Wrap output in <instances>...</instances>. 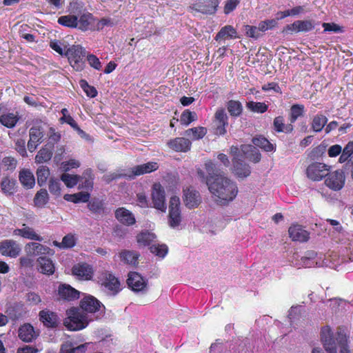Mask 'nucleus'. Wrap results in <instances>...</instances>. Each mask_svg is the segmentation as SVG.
Returning a JSON list of instances; mask_svg holds the SVG:
<instances>
[{
	"mask_svg": "<svg viewBox=\"0 0 353 353\" xmlns=\"http://www.w3.org/2000/svg\"><path fill=\"white\" fill-rule=\"evenodd\" d=\"M205 165L208 174L206 184L216 202L220 205H225L233 201L239 192L236 183L221 175L219 169L214 163L208 161Z\"/></svg>",
	"mask_w": 353,
	"mask_h": 353,
	"instance_id": "obj_1",
	"label": "nucleus"
},
{
	"mask_svg": "<svg viewBox=\"0 0 353 353\" xmlns=\"http://www.w3.org/2000/svg\"><path fill=\"white\" fill-rule=\"evenodd\" d=\"M66 313L68 316L64 320V325L68 330L77 331L88 326L89 323L88 315L79 308H70L66 311Z\"/></svg>",
	"mask_w": 353,
	"mask_h": 353,
	"instance_id": "obj_2",
	"label": "nucleus"
},
{
	"mask_svg": "<svg viewBox=\"0 0 353 353\" xmlns=\"http://www.w3.org/2000/svg\"><path fill=\"white\" fill-rule=\"evenodd\" d=\"M321 339L327 353H349L345 343L341 342L337 346L332 339L331 328L329 326H325L321 329Z\"/></svg>",
	"mask_w": 353,
	"mask_h": 353,
	"instance_id": "obj_3",
	"label": "nucleus"
},
{
	"mask_svg": "<svg viewBox=\"0 0 353 353\" xmlns=\"http://www.w3.org/2000/svg\"><path fill=\"white\" fill-rule=\"evenodd\" d=\"M86 50L81 46H72L65 52L70 65L76 71H82L85 67L84 57L87 56Z\"/></svg>",
	"mask_w": 353,
	"mask_h": 353,
	"instance_id": "obj_4",
	"label": "nucleus"
},
{
	"mask_svg": "<svg viewBox=\"0 0 353 353\" xmlns=\"http://www.w3.org/2000/svg\"><path fill=\"white\" fill-rule=\"evenodd\" d=\"M69 10L70 13L77 14L79 16L77 28L81 30L85 31L94 21L93 15L88 12H83V5L77 1H72L70 3Z\"/></svg>",
	"mask_w": 353,
	"mask_h": 353,
	"instance_id": "obj_5",
	"label": "nucleus"
},
{
	"mask_svg": "<svg viewBox=\"0 0 353 353\" xmlns=\"http://www.w3.org/2000/svg\"><path fill=\"white\" fill-rule=\"evenodd\" d=\"M317 254L313 250L307 251L301 256L298 253H294L289 259L290 264L297 268H312L318 265L316 260Z\"/></svg>",
	"mask_w": 353,
	"mask_h": 353,
	"instance_id": "obj_6",
	"label": "nucleus"
},
{
	"mask_svg": "<svg viewBox=\"0 0 353 353\" xmlns=\"http://www.w3.org/2000/svg\"><path fill=\"white\" fill-rule=\"evenodd\" d=\"M181 222L180 199L176 196H172L170 200L168 224L173 229L180 230Z\"/></svg>",
	"mask_w": 353,
	"mask_h": 353,
	"instance_id": "obj_7",
	"label": "nucleus"
},
{
	"mask_svg": "<svg viewBox=\"0 0 353 353\" xmlns=\"http://www.w3.org/2000/svg\"><path fill=\"white\" fill-rule=\"evenodd\" d=\"M102 290L109 296H115L121 288L119 279L110 272H105L101 279Z\"/></svg>",
	"mask_w": 353,
	"mask_h": 353,
	"instance_id": "obj_8",
	"label": "nucleus"
},
{
	"mask_svg": "<svg viewBox=\"0 0 353 353\" xmlns=\"http://www.w3.org/2000/svg\"><path fill=\"white\" fill-rule=\"evenodd\" d=\"M330 171V166L319 162L312 163L306 170L307 176L314 181H319L325 177Z\"/></svg>",
	"mask_w": 353,
	"mask_h": 353,
	"instance_id": "obj_9",
	"label": "nucleus"
},
{
	"mask_svg": "<svg viewBox=\"0 0 353 353\" xmlns=\"http://www.w3.org/2000/svg\"><path fill=\"white\" fill-rule=\"evenodd\" d=\"M326 176L325 183L330 189L334 191H339L343 188L345 181V176L343 170H338L332 172H328Z\"/></svg>",
	"mask_w": 353,
	"mask_h": 353,
	"instance_id": "obj_10",
	"label": "nucleus"
},
{
	"mask_svg": "<svg viewBox=\"0 0 353 353\" xmlns=\"http://www.w3.org/2000/svg\"><path fill=\"white\" fill-rule=\"evenodd\" d=\"M220 0H199L190 8L204 14H214L216 12Z\"/></svg>",
	"mask_w": 353,
	"mask_h": 353,
	"instance_id": "obj_11",
	"label": "nucleus"
},
{
	"mask_svg": "<svg viewBox=\"0 0 353 353\" xmlns=\"http://www.w3.org/2000/svg\"><path fill=\"white\" fill-rule=\"evenodd\" d=\"M151 196L153 207L161 212H165L166 210L165 194L164 188L160 183H157L152 185Z\"/></svg>",
	"mask_w": 353,
	"mask_h": 353,
	"instance_id": "obj_12",
	"label": "nucleus"
},
{
	"mask_svg": "<svg viewBox=\"0 0 353 353\" xmlns=\"http://www.w3.org/2000/svg\"><path fill=\"white\" fill-rule=\"evenodd\" d=\"M158 168L159 165L157 162H148L132 168L131 170L125 172L123 175L125 176L128 179H133L137 176L150 173L157 170Z\"/></svg>",
	"mask_w": 353,
	"mask_h": 353,
	"instance_id": "obj_13",
	"label": "nucleus"
},
{
	"mask_svg": "<svg viewBox=\"0 0 353 353\" xmlns=\"http://www.w3.org/2000/svg\"><path fill=\"white\" fill-rule=\"evenodd\" d=\"M127 283L134 292L144 293L147 291V281L137 272H131L128 274Z\"/></svg>",
	"mask_w": 353,
	"mask_h": 353,
	"instance_id": "obj_14",
	"label": "nucleus"
},
{
	"mask_svg": "<svg viewBox=\"0 0 353 353\" xmlns=\"http://www.w3.org/2000/svg\"><path fill=\"white\" fill-rule=\"evenodd\" d=\"M29 136L30 140L28 142V148L30 152H32L43 139L44 131L43 128L39 125L32 126L30 129Z\"/></svg>",
	"mask_w": 353,
	"mask_h": 353,
	"instance_id": "obj_15",
	"label": "nucleus"
},
{
	"mask_svg": "<svg viewBox=\"0 0 353 353\" xmlns=\"http://www.w3.org/2000/svg\"><path fill=\"white\" fill-rule=\"evenodd\" d=\"M21 248L14 240H4L0 243V252L2 255L16 258L21 252Z\"/></svg>",
	"mask_w": 353,
	"mask_h": 353,
	"instance_id": "obj_16",
	"label": "nucleus"
},
{
	"mask_svg": "<svg viewBox=\"0 0 353 353\" xmlns=\"http://www.w3.org/2000/svg\"><path fill=\"white\" fill-rule=\"evenodd\" d=\"M215 134L217 135H224L228 125V117L223 108L218 109L214 114Z\"/></svg>",
	"mask_w": 353,
	"mask_h": 353,
	"instance_id": "obj_17",
	"label": "nucleus"
},
{
	"mask_svg": "<svg viewBox=\"0 0 353 353\" xmlns=\"http://www.w3.org/2000/svg\"><path fill=\"white\" fill-rule=\"evenodd\" d=\"M81 310L87 313H94L103 307L102 303L92 295L85 296L80 302Z\"/></svg>",
	"mask_w": 353,
	"mask_h": 353,
	"instance_id": "obj_18",
	"label": "nucleus"
},
{
	"mask_svg": "<svg viewBox=\"0 0 353 353\" xmlns=\"http://www.w3.org/2000/svg\"><path fill=\"white\" fill-rule=\"evenodd\" d=\"M183 199L185 206L190 209L196 208L201 203L199 192L192 188H188L183 190Z\"/></svg>",
	"mask_w": 353,
	"mask_h": 353,
	"instance_id": "obj_19",
	"label": "nucleus"
},
{
	"mask_svg": "<svg viewBox=\"0 0 353 353\" xmlns=\"http://www.w3.org/2000/svg\"><path fill=\"white\" fill-rule=\"evenodd\" d=\"M72 274L79 279L90 280L93 276V270L87 263H78L73 266Z\"/></svg>",
	"mask_w": 353,
	"mask_h": 353,
	"instance_id": "obj_20",
	"label": "nucleus"
},
{
	"mask_svg": "<svg viewBox=\"0 0 353 353\" xmlns=\"http://www.w3.org/2000/svg\"><path fill=\"white\" fill-rule=\"evenodd\" d=\"M168 145L176 152H186L190 150L192 143L187 138L177 137L170 140L168 142Z\"/></svg>",
	"mask_w": 353,
	"mask_h": 353,
	"instance_id": "obj_21",
	"label": "nucleus"
},
{
	"mask_svg": "<svg viewBox=\"0 0 353 353\" xmlns=\"http://www.w3.org/2000/svg\"><path fill=\"white\" fill-rule=\"evenodd\" d=\"M21 228L15 229L13 231V235L37 241H42L43 240V238L37 234L33 228L27 226L26 224H23Z\"/></svg>",
	"mask_w": 353,
	"mask_h": 353,
	"instance_id": "obj_22",
	"label": "nucleus"
},
{
	"mask_svg": "<svg viewBox=\"0 0 353 353\" xmlns=\"http://www.w3.org/2000/svg\"><path fill=\"white\" fill-rule=\"evenodd\" d=\"M39 319L47 327H56L59 324L57 314L48 310H43L39 312Z\"/></svg>",
	"mask_w": 353,
	"mask_h": 353,
	"instance_id": "obj_23",
	"label": "nucleus"
},
{
	"mask_svg": "<svg viewBox=\"0 0 353 353\" xmlns=\"http://www.w3.org/2000/svg\"><path fill=\"white\" fill-rule=\"evenodd\" d=\"M37 335L33 326L30 323L22 325L18 330L19 338L26 343L32 342Z\"/></svg>",
	"mask_w": 353,
	"mask_h": 353,
	"instance_id": "obj_24",
	"label": "nucleus"
},
{
	"mask_svg": "<svg viewBox=\"0 0 353 353\" xmlns=\"http://www.w3.org/2000/svg\"><path fill=\"white\" fill-rule=\"evenodd\" d=\"M80 292L67 284L60 285L58 294L60 299L66 301H73L79 298Z\"/></svg>",
	"mask_w": 353,
	"mask_h": 353,
	"instance_id": "obj_25",
	"label": "nucleus"
},
{
	"mask_svg": "<svg viewBox=\"0 0 353 353\" xmlns=\"http://www.w3.org/2000/svg\"><path fill=\"white\" fill-rule=\"evenodd\" d=\"M290 237L293 241L300 242L307 241L309 239V232L300 225H293L289 228Z\"/></svg>",
	"mask_w": 353,
	"mask_h": 353,
	"instance_id": "obj_26",
	"label": "nucleus"
},
{
	"mask_svg": "<svg viewBox=\"0 0 353 353\" xmlns=\"http://www.w3.org/2000/svg\"><path fill=\"white\" fill-rule=\"evenodd\" d=\"M26 250L32 255L48 254L52 256L54 252L50 248L36 242L28 243L26 245Z\"/></svg>",
	"mask_w": 353,
	"mask_h": 353,
	"instance_id": "obj_27",
	"label": "nucleus"
},
{
	"mask_svg": "<svg viewBox=\"0 0 353 353\" xmlns=\"http://www.w3.org/2000/svg\"><path fill=\"white\" fill-rule=\"evenodd\" d=\"M94 176L91 168L84 170L82 175L80 176V181L79 182V188L86 190H92L94 185Z\"/></svg>",
	"mask_w": 353,
	"mask_h": 353,
	"instance_id": "obj_28",
	"label": "nucleus"
},
{
	"mask_svg": "<svg viewBox=\"0 0 353 353\" xmlns=\"http://www.w3.org/2000/svg\"><path fill=\"white\" fill-rule=\"evenodd\" d=\"M117 219L126 225H132L135 223V218L133 214L124 208H119L115 212Z\"/></svg>",
	"mask_w": 353,
	"mask_h": 353,
	"instance_id": "obj_29",
	"label": "nucleus"
},
{
	"mask_svg": "<svg viewBox=\"0 0 353 353\" xmlns=\"http://www.w3.org/2000/svg\"><path fill=\"white\" fill-rule=\"evenodd\" d=\"M19 180L26 189H32L35 185L34 176L28 169H22L19 172Z\"/></svg>",
	"mask_w": 353,
	"mask_h": 353,
	"instance_id": "obj_30",
	"label": "nucleus"
},
{
	"mask_svg": "<svg viewBox=\"0 0 353 353\" xmlns=\"http://www.w3.org/2000/svg\"><path fill=\"white\" fill-rule=\"evenodd\" d=\"M241 150L245 159L254 163H257L261 160V154L259 150L253 145H242Z\"/></svg>",
	"mask_w": 353,
	"mask_h": 353,
	"instance_id": "obj_31",
	"label": "nucleus"
},
{
	"mask_svg": "<svg viewBox=\"0 0 353 353\" xmlns=\"http://www.w3.org/2000/svg\"><path fill=\"white\" fill-rule=\"evenodd\" d=\"M37 261L39 263V270L41 272L48 275L54 273V265L51 259L45 256H41Z\"/></svg>",
	"mask_w": 353,
	"mask_h": 353,
	"instance_id": "obj_32",
	"label": "nucleus"
},
{
	"mask_svg": "<svg viewBox=\"0 0 353 353\" xmlns=\"http://www.w3.org/2000/svg\"><path fill=\"white\" fill-rule=\"evenodd\" d=\"M207 129L204 127L198 126L186 130L184 134L192 141L201 139L207 134Z\"/></svg>",
	"mask_w": 353,
	"mask_h": 353,
	"instance_id": "obj_33",
	"label": "nucleus"
},
{
	"mask_svg": "<svg viewBox=\"0 0 353 353\" xmlns=\"http://www.w3.org/2000/svg\"><path fill=\"white\" fill-rule=\"evenodd\" d=\"M1 189L3 194L11 196L16 192V181L6 176L1 182Z\"/></svg>",
	"mask_w": 353,
	"mask_h": 353,
	"instance_id": "obj_34",
	"label": "nucleus"
},
{
	"mask_svg": "<svg viewBox=\"0 0 353 353\" xmlns=\"http://www.w3.org/2000/svg\"><path fill=\"white\" fill-rule=\"evenodd\" d=\"M253 144L261 148L265 152H274L276 150V145L270 143L266 138L263 137H258L252 139Z\"/></svg>",
	"mask_w": 353,
	"mask_h": 353,
	"instance_id": "obj_35",
	"label": "nucleus"
},
{
	"mask_svg": "<svg viewBox=\"0 0 353 353\" xmlns=\"http://www.w3.org/2000/svg\"><path fill=\"white\" fill-rule=\"evenodd\" d=\"M234 172L239 177L244 178L250 175L251 171L250 166L245 163L242 159L234 162Z\"/></svg>",
	"mask_w": 353,
	"mask_h": 353,
	"instance_id": "obj_36",
	"label": "nucleus"
},
{
	"mask_svg": "<svg viewBox=\"0 0 353 353\" xmlns=\"http://www.w3.org/2000/svg\"><path fill=\"white\" fill-rule=\"evenodd\" d=\"M88 345L84 343L75 347L72 343L66 342L62 345L60 353H84Z\"/></svg>",
	"mask_w": 353,
	"mask_h": 353,
	"instance_id": "obj_37",
	"label": "nucleus"
},
{
	"mask_svg": "<svg viewBox=\"0 0 353 353\" xmlns=\"http://www.w3.org/2000/svg\"><path fill=\"white\" fill-rule=\"evenodd\" d=\"M90 197V194L88 192H79L76 194H66L64 195L63 199L70 202H72L74 203H86L89 201Z\"/></svg>",
	"mask_w": 353,
	"mask_h": 353,
	"instance_id": "obj_38",
	"label": "nucleus"
},
{
	"mask_svg": "<svg viewBox=\"0 0 353 353\" xmlns=\"http://www.w3.org/2000/svg\"><path fill=\"white\" fill-rule=\"evenodd\" d=\"M236 30L230 25L223 27L216 34L215 39L219 41L221 39H232L236 37Z\"/></svg>",
	"mask_w": 353,
	"mask_h": 353,
	"instance_id": "obj_39",
	"label": "nucleus"
},
{
	"mask_svg": "<svg viewBox=\"0 0 353 353\" xmlns=\"http://www.w3.org/2000/svg\"><path fill=\"white\" fill-rule=\"evenodd\" d=\"M273 125L274 130L277 132H285L290 133L293 130V126L292 124L285 125L284 123V119L281 116H279L274 118Z\"/></svg>",
	"mask_w": 353,
	"mask_h": 353,
	"instance_id": "obj_40",
	"label": "nucleus"
},
{
	"mask_svg": "<svg viewBox=\"0 0 353 353\" xmlns=\"http://www.w3.org/2000/svg\"><path fill=\"white\" fill-rule=\"evenodd\" d=\"M52 147L48 145H46L45 147L42 148L37 153L35 161L38 163H41L44 162H47L50 160L52 156Z\"/></svg>",
	"mask_w": 353,
	"mask_h": 353,
	"instance_id": "obj_41",
	"label": "nucleus"
},
{
	"mask_svg": "<svg viewBox=\"0 0 353 353\" xmlns=\"http://www.w3.org/2000/svg\"><path fill=\"white\" fill-rule=\"evenodd\" d=\"M121 260L129 265H136L139 254L135 251L123 250L119 254Z\"/></svg>",
	"mask_w": 353,
	"mask_h": 353,
	"instance_id": "obj_42",
	"label": "nucleus"
},
{
	"mask_svg": "<svg viewBox=\"0 0 353 353\" xmlns=\"http://www.w3.org/2000/svg\"><path fill=\"white\" fill-rule=\"evenodd\" d=\"M156 235L149 231H143L137 236V242L140 245H150L154 241Z\"/></svg>",
	"mask_w": 353,
	"mask_h": 353,
	"instance_id": "obj_43",
	"label": "nucleus"
},
{
	"mask_svg": "<svg viewBox=\"0 0 353 353\" xmlns=\"http://www.w3.org/2000/svg\"><path fill=\"white\" fill-rule=\"evenodd\" d=\"M58 23L63 26L68 28H77L78 23V17L77 14L61 16L58 19Z\"/></svg>",
	"mask_w": 353,
	"mask_h": 353,
	"instance_id": "obj_44",
	"label": "nucleus"
},
{
	"mask_svg": "<svg viewBox=\"0 0 353 353\" xmlns=\"http://www.w3.org/2000/svg\"><path fill=\"white\" fill-rule=\"evenodd\" d=\"M327 122V118L321 114L315 115L312 119L311 127L315 132H321Z\"/></svg>",
	"mask_w": 353,
	"mask_h": 353,
	"instance_id": "obj_45",
	"label": "nucleus"
},
{
	"mask_svg": "<svg viewBox=\"0 0 353 353\" xmlns=\"http://www.w3.org/2000/svg\"><path fill=\"white\" fill-rule=\"evenodd\" d=\"M18 121V116L13 113L3 114L0 117V123L8 128H14Z\"/></svg>",
	"mask_w": 353,
	"mask_h": 353,
	"instance_id": "obj_46",
	"label": "nucleus"
},
{
	"mask_svg": "<svg viewBox=\"0 0 353 353\" xmlns=\"http://www.w3.org/2000/svg\"><path fill=\"white\" fill-rule=\"evenodd\" d=\"M303 310L304 308L301 305L292 306L290 308L288 314V319L291 325L294 327L295 325H296V321L300 319L301 313Z\"/></svg>",
	"mask_w": 353,
	"mask_h": 353,
	"instance_id": "obj_47",
	"label": "nucleus"
},
{
	"mask_svg": "<svg viewBox=\"0 0 353 353\" xmlns=\"http://www.w3.org/2000/svg\"><path fill=\"white\" fill-rule=\"evenodd\" d=\"M49 196L46 189H41L37 192L34 198V205L38 208H43L48 202Z\"/></svg>",
	"mask_w": 353,
	"mask_h": 353,
	"instance_id": "obj_48",
	"label": "nucleus"
},
{
	"mask_svg": "<svg viewBox=\"0 0 353 353\" xmlns=\"http://www.w3.org/2000/svg\"><path fill=\"white\" fill-rule=\"evenodd\" d=\"M50 176V170L47 166L41 165L37 170V183L39 186L46 184Z\"/></svg>",
	"mask_w": 353,
	"mask_h": 353,
	"instance_id": "obj_49",
	"label": "nucleus"
},
{
	"mask_svg": "<svg viewBox=\"0 0 353 353\" xmlns=\"http://www.w3.org/2000/svg\"><path fill=\"white\" fill-rule=\"evenodd\" d=\"M227 108L232 117H239L243 110L241 103L238 101L230 100L228 102Z\"/></svg>",
	"mask_w": 353,
	"mask_h": 353,
	"instance_id": "obj_50",
	"label": "nucleus"
},
{
	"mask_svg": "<svg viewBox=\"0 0 353 353\" xmlns=\"http://www.w3.org/2000/svg\"><path fill=\"white\" fill-rule=\"evenodd\" d=\"M246 107L250 111L255 113H264L268 110V106L263 102L248 101Z\"/></svg>",
	"mask_w": 353,
	"mask_h": 353,
	"instance_id": "obj_51",
	"label": "nucleus"
},
{
	"mask_svg": "<svg viewBox=\"0 0 353 353\" xmlns=\"http://www.w3.org/2000/svg\"><path fill=\"white\" fill-rule=\"evenodd\" d=\"M150 250L152 254L161 259H163L168 252V248L165 244H152Z\"/></svg>",
	"mask_w": 353,
	"mask_h": 353,
	"instance_id": "obj_52",
	"label": "nucleus"
},
{
	"mask_svg": "<svg viewBox=\"0 0 353 353\" xmlns=\"http://www.w3.org/2000/svg\"><path fill=\"white\" fill-rule=\"evenodd\" d=\"M61 180L68 188H73L80 181V176L63 173L61 176Z\"/></svg>",
	"mask_w": 353,
	"mask_h": 353,
	"instance_id": "obj_53",
	"label": "nucleus"
},
{
	"mask_svg": "<svg viewBox=\"0 0 353 353\" xmlns=\"http://www.w3.org/2000/svg\"><path fill=\"white\" fill-rule=\"evenodd\" d=\"M197 119V115L194 112L186 110L181 115L180 121L181 124L188 125Z\"/></svg>",
	"mask_w": 353,
	"mask_h": 353,
	"instance_id": "obj_54",
	"label": "nucleus"
},
{
	"mask_svg": "<svg viewBox=\"0 0 353 353\" xmlns=\"http://www.w3.org/2000/svg\"><path fill=\"white\" fill-rule=\"evenodd\" d=\"M304 111V106L300 104L292 105L290 109V121L294 123L297 119L302 116Z\"/></svg>",
	"mask_w": 353,
	"mask_h": 353,
	"instance_id": "obj_55",
	"label": "nucleus"
},
{
	"mask_svg": "<svg viewBox=\"0 0 353 353\" xmlns=\"http://www.w3.org/2000/svg\"><path fill=\"white\" fill-rule=\"evenodd\" d=\"M79 84L88 97L94 98L97 95L96 88L94 86L90 85L85 80L81 79L79 81Z\"/></svg>",
	"mask_w": 353,
	"mask_h": 353,
	"instance_id": "obj_56",
	"label": "nucleus"
},
{
	"mask_svg": "<svg viewBox=\"0 0 353 353\" xmlns=\"http://www.w3.org/2000/svg\"><path fill=\"white\" fill-rule=\"evenodd\" d=\"M103 202L99 199H93L88 203L89 210L94 213H101L103 210Z\"/></svg>",
	"mask_w": 353,
	"mask_h": 353,
	"instance_id": "obj_57",
	"label": "nucleus"
},
{
	"mask_svg": "<svg viewBox=\"0 0 353 353\" xmlns=\"http://www.w3.org/2000/svg\"><path fill=\"white\" fill-rule=\"evenodd\" d=\"M241 0H225L224 2L223 12L228 15L236 10Z\"/></svg>",
	"mask_w": 353,
	"mask_h": 353,
	"instance_id": "obj_58",
	"label": "nucleus"
},
{
	"mask_svg": "<svg viewBox=\"0 0 353 353\" xmlns=\"http://www.w3.org/2000/svg\"><path fill=\"white\" fill-rule=\"evenodd\" d=\"M86 58L90 67L97 70H101L102 69V63L96 55L87 53Z\"/></svg>",
	"mask_w": 353,
	"mask_h": 353,
	"instance_id": "obj_59",
	"label": "nucleus"
},
{
	"mask_svg": "<svg viewBox=\"0 0 353 353\" xmlns=\"http://www.w3.org/2000/svg\"><path fill=\"white\" fill-rule=\"evenodd\" d=\"M298 31L309 32L314 28V23L310 20H298Z\"/></svg>",
	"mask_w": 353,
	"mask_h": 353,
	"instance_id": "obj_60",
	"label": "nucleus"
},
{
	"mask_svg": "<svg viewBox=\"0 0 353 353\" xmlns=\"http://www.w3.org/2000/svg\"><path fill=\"white\" fill-rule=\"evenodd\" d=\"M243 31L245 32L246 36L249 37L257 39L260 37L261 30H259V26L256 27L246 25L244 26Z\"/></svg>",
	"mask_w": 353,
	"mask_h": 353,
	"instance_id": "obj_61",
	"label": "nucleus"
},
{
	"mask_svg": "<svg viewBox=\"0 0 353 353\" xmlns=\"http://www.w3.org/2000/svg\"><path fill=\"white\" fill-rule=\"evenodd\" d=\"M49 190L54 195H59L61 192V182L59 179L51 178L49 181Z\"/></svg>",
	"mask_w": 353,
	"mask_h": 353,
	"instance_id": "obj_62",
	"label": "nucleus"
},
{
	"mask_svg": "<svg viewBox=\"0 0 353 353\" xmlns=\"http://www.w3.org/2000/svg\"><path fill=\"white\" fill-rule=\"evenodd\" d=\"M276 25L277 19H269L260 22L259 24V28L261 32H265L266 30L273 28Z\"/></svg>",
	"mask_w": 353,
	"mask_h": 353,
	"instance_id": "obj_63",
	"label": "nucleus"
},
{
	"mask_svg": "<svg viewBox=\"0 0 353 353\" xmlns=\"http://www.w3.org/2000/svg\"><path fill=\"white\" fill-rule=\"evenodd\" d=\"M76 244V238L74 235L68 234L65 235L62 239V247L65 248H73Z\"/></svg>",
	"mask_w": 353,
	"mask_h": 353,
	"instance_id": "obj_64",
	"label": "nucleus"
}]
</instances>
